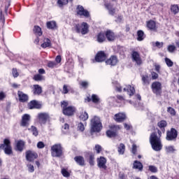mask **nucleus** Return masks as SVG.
<instances>
[{
	"instance_id": "nucleus-62",
	"label": "nucleus",
	"mask_w": 179,
	"mask_h": 179,
	"mask_svg": "<svg viewBox=\"0 0 179 179\" xmlns=\"http://www.w3.org/2000/svg\"><path fill=\"white\" fill-rule=\"evenodd\" d=\"M132 153H134V155H135V153H136V145L134 144L132 146Z\"/></svg>"
},
{
	"instance_id": "nucleus-7",
	"label": "nucleus",
	"mask_w": 179,
	"mask_h": 179,
	"mask_svg": "<svg viewBox=\"0 0 179 179\" xmlns=\"http://www.w3.org/2000/svg\"><path fill=\"white\" fill-rule=\"evenodd\" d=\"M97 166L101 170H107V159L104 157H100L96 159Z\"/></svg>"
},
{
	"instance_id": "nucleus-54",
	"label": "nucleus",
	"mask_w": 179,
	"mask_h": 179,
	"mask_svg": "<svg viewBox=\"0 0 179 179\" xmlns=\"http://www.w3.org/2000/svg\"><path fill=\"white\" fill-rule=\"evenodd\" d=\"M148 79H149V77L148 76H142V80H143L144 85H146L147 83H149L148 82Z\"/></svg>"
},
{
	"instance_id": "nucleus-63",
	"label": "nucleus",
	"mask_w": 179,
	"mask_h": 179,
	"mask_svg": "<svg viewBox=\"0 0 179 179\" xmlns=\"http://www.w3.org/2000/svg\"><path fill=\"white\" fill-rule=\"evenodd\" d=\"M61 57L59 55L56 57L55 61L57 62V64H59L61 62Z\"/></svg>"
},
{
	"instance_id": "nucleus-16",
	"label": "nucleus",
	"mask_w": 179,
	"mask_h": 179,
	"mask_svg": "<svg viewBox=\"0 0 179 179\" xmlns=\"http://www.w3.org/2000/svg\"><path fill=\"white\" fill-rule=\"evenodd\" d=\"M127 118V115L124 113H119L115 115L114 120L116 122H122Z\"/></svg>"
},
{
	"instance_id": "nucleus-2",
	"label": "nucleus",
	"mask_w": 179,
	"mask_h": 179,
	"mask_svg": "<svg viewBox=\"0 0 179 179\" xmlns=\"http://www.w3.org/2000/svg\"><path fill=\"white\" fill-rule=\"evenodd\" d=\"M103 126L101 125V121L100 117L94 116L91 119L90 122V130L91 132H100Z\"/></svg>"
},
{
	"instance_id": "nucleus-32",
	"label": "nucleus",
	"mask_w": 179,
	"mask_h": 179,
	"mask_svg": "<svg viewBox=\"0 0 179 179\" xmlns=\"http://www.w3.org/2000/svg\"><path fill=\"white\" fill-rule=\"evenodd\" d=\"M34 33L36 36H42L43 31H41V28L38 26H35L34 28Z\"/></svg>"
},
{
	"instance_id": "nucleus-8",
	"label": "nucleus",
	"mask_w": 179,
	"mask_h": 179,
	"mask_svg": "<svg viewBox=\"0 0 179 179\" xmlns=\"http://www.w3.org/2000/svg\"><path fill=\"white\" fill-rule=\"evenodd\" d=\"M38 121L41 125H44L48 120H50V115L48 113H38Z\"/></svg>"
},
{
	"instance_id": "nucleus-26",
	"label": "nucleus",
	"mask_w": 179,
	"mask_h": 179,
	"mask_svg": "<svg viewBox=\"0 0 179 179\" xmlns=\"http://www.w3.org/2000/svg\"><path fill=\"white\" fill-rule=\"evenodd\" d=\"M41 47H42V48L51 47V40H50L48 38H45L43 39V43L41 45Z\"/></svg>"
},
{
	"instance_id": "nucleus-45",
	"label": "nucleus",
	"mask_w": 179,
	"mask_h": 179,
	"mask_svg": "<svg viewBox=\"0 0 179 179\" xmlns=\"http://www.w3.org/2000/svg\"><path fill=\"white\" fill-rule=\"evenodd\" d=\"M165 62L167 65V66H173V61H171V59H169V58H165Z\"/></svg>"
},
{
	"instance_id": "nucleus-25",
	"label": "nucleus",
	"mask_w": 179,
	"mask_h": 179,
	"mask_svg": "<svg viewBox=\"0 0 179 179\" xmlns=\"http://www.w3.org/2000/svg\"><path fill=\"white\" fill-rule=\"evenodd\" d=\"M147 27L149 29V30H152L154 31L157 29L156 27V22H155L153 20L147 22Z\"/></svg>"
},
{
	"instance_id": "nucleus-33",
	"label": "nucleus",
	"mask_w": 179,
	"mask_h": 179,
	"mask_svg": "<svg viewBox=\"0 0 179 179\" xmlns=\"http://www.w3.org/2000/svg\"><path fill=\"white\" fill-rule=\"evenodd\" d=\"M106 9H108L110 15H114L115 13V9L113 8L111 4H105Z\"/></svg>"
},
{
	"instance_id": "nucleus-59",
	"label": "nucleus",
	"mask_w": 179,
	"mask_h": 179,
	"mask_svg": "<svg viewBox=\"0 0 179 179\" xmlns=\"http://www.w3.org/2000/svg\"><path fill=\"white\" fill-rule=\"evenodd\" d=\"M6 97V94L3 92H0V100H3Z\"/></svg>"
},
{
	"instance_id": "nucleus-5",
	"label": "nucleus",
	"mask_w": 179,
	"mask_h": 179,
	"mask_svg": "<svg viewBox=\"0 0 179 179\" xmlns=\"http://www.w3.org/2000/svg\"><path fill=\"white\" fill-rule=\"evenodd\" d=\"M52 157H61L62 156V146L61 144H55L51 147Z\"/></svg>"
},
{
	"instance_id": "nucleus-61",
	"label": "nucleus",
	"mask_w": 179,
	"mask_h": 179,
	"mask_svg": "<svg viewBox=\"0 0 179 179\" xmlns=\"http://www.w3.org/2000/svg\"><path fill=\"white\" fill-rule=\"evenodd\" d=\"M68 92H69V90H68V86L64 85L62 93H63L64 94H68Z\"/></svg>"
},
{
	"instance_id": "nucleus-19",
	"label": "nucleus",
	"mask_w": 179,
	"mask_h": 179,
	"mask_svg": "<svg viewBox=\"0 0 179 179\" xmlns=\"http://www.w3.org/2000/svg\"><path fill=\"white\" fill-rule=\"evenodd\" d=\"M17 95L20 101H21L22 103H25V101H27V100H29V96H27V94L23 93L22 92L18 91Z\"/></svg>"
},
{
	"instance_id": "nucleus-29",
	"label": "nucleus",
	"mask_w": 179,
	"mask_h": 179,
	"mask_svg": "<svg viewBox=\"0 0 179 179\" xmlns=\"http://www.w3.org/2000/svg\"><path fill=\"white\" fill-rule=\"evenodd\" d=\"M134 169H136L137 170L142 171V170H143V165L140 162L135 161L134 163Z\"/></svg>"
},
{
	"instance_id": "nucleus-17",
	"label": "nucleus",
	"mask_w": 179,
	"mask_h": 179,
	"mask_svg": "<svg viewBox=\"0 0 179 179\" xmlns=\"http://www.w3.org/2000/svg\"><path fill=\"white\" fill-rule=\"evenodd\" d=\"M29 121H30V115L24 114L22 117L21 127H27Z\"/></svg>"
},
{
	"instance_id": "nucleus-46",
	"label": "nucleus",
	"mask_w": 179,
	"mask_h": 179,
	"mask_svg": "<svg viewBox=\"0 0 179 179\" xmlns=\"http://www.w3.org/2000/svg\"><path fill=\"white\" fill-rule=\"evenodd\" d=\"M78 128L79 131H81V132H83V131H85V124H83V123L82 122H80L78 124Z\"/></svg>"
},
{
	"instance_id": "nucleus-38",
	"label": "nucleus",
	"mask_w": 179,
	"mask_h": 179,
	"mask_svg": "<svg viewBox=\"0 0 179 179\" xmlns=\"http://www.w3.org/2000/svg\"><path fill=\"white\" fill-rule=\"evenodd\" d=\"M69 2V0H57V5L59 8H62V6H64V5H67Z\"/></svg>"
},
{
	"instance_id": "nucleus-3",
	"label": "nucleus",
	"mask_w": 179,
	"mask_h": 179,
	"mask_svg": "<svg viewBox=\"0 0 179 179\" xmlns=\"http://www.w3.org/2000/svg\"><path fill=\"white\" fill-rule=\"evenodd\" d=\"M69 104L68 101H63L61 102V107L62 108L63 114L68 117H71L76 113V108H75V106H68Z\"/></svg>"
},
{
	"instance_id": "nucleus-53",
	"label": "nucleus",
	"mask_w": 179,
	"mask_h": 179,
	"mask_svg": "<svg viewBox=\"0 0 179 179\" xmlns=\"http://www.w3.org/2000/svg\"><path fill=\"white\" fill-rule=\"evenodd\" d=\"M80 85L82 87L86 88L89 86V83H87V81H82L80 83Z\"/></svg>"
},
{
	"instance_id": "nucleus-47",
	"label": "nucleus",
	"mask_w": 179,
	"mask_h": 179,
	"mask_svg": "<svg viewBox=\"0 0 179 179\" xmlns=\"http://www.w3.org/2000/svg\"><path fill=\"white\" fill-rule=\"evenodd\" d=\"M168 51L169 52H174L176 51V46L174 45H171L168 46Z\"/></svg>"
},
{
	"instance_id": "nucleus-49",
	"label": "nucleus",
	"mask_w": 179,
	"mask_h": 179,
	"mask_svg": "<svg viewBox=\"0 0 179 179\" xmlns=\"http://www.w3.org/2000/svg\"><path fill=\"white\" fill-rule=\"evenodd\" d=\"M45 146V145H44V143H43V141H39L38 143H37V148L38 149H43L44 148Z\"/></svg>"
},
{
	"instance_id": "nucleus-34",
	"label": "nucleus",
	"mask_w": 179,
	"mask_h": 179,
	"mask_svg": "<svg viewBox=\"0 0 179 179\" xmlns=\"http://www.w3.org/2000/svg\"><path fill=\"white\" fill-rule=\"evenodd\" d=\"M137 36L138 41H142L145 38V34L141 30L138 31Z\"/></svg>"
},
{
	"instance_id": "nucleus-22",
	"label": "nucleus",
	"mask_w": 179,
	"mask_h": 179,
	"mask_svg": "<svg viewBox=\"0 0 179 179\" xmlns=\"http://www.w3.org/2000/svg\"><path fill=\"white\" fill-rule=\"evenodd\" d=\"M106 36L108 41H114L115 40V34L110 30L106 31Z\"/></svg>"
},
{
	"instance_id": "nucleus-35",
	"label": "nucleus",
	"mask_w": 179,
	"mask_h": 179,
	"mask_svg": "<svg viewBox=\"0 0 179 179\" xmlns=\"http://www.w3.org/2000/svg\"><path fill=\"white\" fill-rule=\"evenodd\" d=\"M117 152L119 155H124L125 152V145H124L123 143H120L118 147Z\"/></svg>"
},
{
	"instance_id": "nucleus-60",
	"label": "nucleus",
	"mask_w": 179,
	"mask_h": 179,
	"mask_svg": "<svg viewBox=\"0 0 179 179\" xmlns=\"http://www.w3.org/2000/svg\"><path fill=\"white\" fill-rule=\"evenodd\" d=\"M55 65H57V64H56L55 62H49L48 63V66L49 68H54V66H55Z\"/></svg>"
},
{
	"instance_id": "nucleus-13",
	"label": "nucleus",
	"mask_w": 179,
	"mask_h": 179,
	"mask_svg": "<svg viewBox=\"0 0 179 179\" xmlns=\"http://www.w3.org/2000/svg\"><path fill=\"white\" fill-rule=\"evenodd\" d=\"M77 14L79 15L80 16H85V17H89L90 16L89 11L87 10H85V8H83V6H78Z\"/></svg>"
},
{
	"instance_id": "nucleus-12",
	"label": "nucleus",
	"mask_w": 179,
	"mask_h": 179,
	"mask_svg": "<svg viewBox=\"0 0 179 179\" xmlns=\"http://www.w3.org/2000/svg\"><path fill=\"white\" fill-rule=\"evenodd\" d=\"M131 58L133 59V62H136L137 65H141L142 64V59H141V55L138 52H133L131 54Z\"/></svg>"
},
{
	"instance_id": "nucleus-37",
	"label": "nucleus",
	"mask_w": 179,
	"mask_h": 179,
	"mask_svg": "<svg viewBox=\"0 0 179 179\" xmlns=\"http://www.w3.org/2000/svg\"><path fill=\"white\" fill-rule=\"evenodd\" d=\"M165 150L167 153H174L176 148L173 145H168L165 147Z\"/></svg>"
},
{
	"instance_id": "nucleus-9",
	"label": "nucleus",
	"mask_w": 179,
	"mask_h": 179,
	"mask_svg": "<svg viewBox=\"0 0 179 179\" xmlns=\"http://www.w3.org/2000/svg\"><path fill=\"white\" fill-rule=\"evenodd\" d=\"M152 89L153 93L157 95L162 94V83L160 82H154L152 84Z\"/></svg>"
},
{
	"instance_id": "nucleus-28",
	"label": "nucleus",
	"mask_w": 179,
	"mask_h": 179,
	"mask_svg": "<svg viewBox=\"0 0 179 179\" xmlns=\"http://www.w3.org/2000/svg\"><path fill=\"white\" fill-rule=\"evenodd\" d=\"M106 35L103 33H99L96 35V41L98 43H104Z\"/></svg>"
},
{
	"instance_id": "nucleus-42",
	"label": "nucleus",
	"mask_w": 179,
	"mask_h": 179,
	"mask_svg": "<svg viewBox=\"0 0 179 179\" xmlns=\"http://www.w3.org/2000/svg\"><path fill=\"white\" fill-rule=\"evenodd\" d=\"M157 125L161 129L162 128H166V127H167V122L165 120H161L159 122H158Z\"/></svg>"
},
{
	"instance_id": "nucleus-51",
	"label": "nucleus",
	"mask_w": 179,
	"mask_h": 179,
	"mask_svg": "<svg viewBox=\"0 0 179 179\" xmlns=\"http://www.w3.org/2000/svg\"><path fill=\"white\" fill-rule=\"evenodd\" d=\"M12 73L13 78H17V76H19V72H17V70L16 69H13Z\"/></svg>"
},
{
	"instance_id": "nucleus-14",
	"label": "nucleus",
	"mask_w": 179,
	"mask_h": 179,
	"mask_svg": "<svg viewBox=\"0 0 179 179\" xmlns=\"http://www.w3.org/2000/svg\"><path fill=\"white\" fill-rule=\"evenodd\" d=\"M177 130L176 129H171L170 131L167 132L166 139L167 141H173L177 138Z\"/></svg>"
},
{
	"instance_id": "nucleus-58",
	"label": "nucleus",
	"mask_w": 179,
	"mask_h": 179,
	"mask_svg": "<svg viewBox=\"0 0 179 179\" xmlns=\"http://www.w3.org/2000/svg\"><path fill=\"white\" fill-rule=\"evenodd\" d=\"M151 76H152V79L155 80L157 79V78H159V74H157V73L152 72L151 73Z\"/></svg>"
},
{
	"instance_id": "nucleus-20",
	"label": "nucleus",
	"mask_w": 179,
	"mask_h": 179,
	"mask_svg": "<svg viewBox=\"0 0 179 179\" xmlns=\"http://www.w3.org/2000/svg\"><path fill=\"white\" fill-rule=\"evenodd\" d=\"M117 62L118 59L115 56H111L109 59L106 61V64H107V65H111L112 66L117 65Z\"/></svg>"
},
{
	"instance_id": "nucleus-39",
	"label": "nucleus",
	"mask_w": 179,
	"mask_h": 179,
	"mask_svg": "<svg viewBox=\"0 0 179 179\" xmlns=\"http://www.w3.org/2000/svg\"><path fill=\"white\" fill-rule=\"evenodd\" d=\"M34 80H36V82L44 80V76H43L41 74H36L34 76Z\"/></svg>"
},
{
	"instance_id": "nucleus-10",
	"label": "nucleus",
	"mask_w": 179,
	"mask_h": 179,
	"mask_svg": "<svg viewBox=\"0 0 179 179\" xmlns=\"http://www.w3.org/2000/svg\"><path fill=\"white\" fill-rule=\"evenodd\" d=\"M38 155L34 151H27L26 159L28 162H34L35 159H37Z\"/></svg>"
},
{
	"instance_id": "nucleus-41",
	"label": "nucleus",
	"mask_w": 179,
	"mask_h": 179,
	"mask_svg": "<svg viewBox=\"0 0 179 179\" xmlns=\"http://www.w3.org/2000/svg\"><path fill=\"white\" fill-rule=\"evenodd\" d=\"M61 173L63 176V177L68 178L71 176V173H69V171H68V169H62Z\"/></svg>"
},
{
	"instance_id": "nucleus-24",
	"label": "nucleus",
	"mask_w": 179,
	"mask_h": 179,
	"mask_svg": "<svg viewBox=\"0 0 179 179\" xmlns=\"http://www.w3.org/2000/svg\"><path fill=\"white\" fill-rule=\"evenodd\" d=\"M23 148H24V141L22 140L17 141L15 150H18V152H22Z\"/></svg>"
},
{
	"instance_id": "nucleus-30",
	"label": "nucleus",
	"mask_w": 179,
	"mask_h": 179,
	"mask_svg": "<svg viewBox=\"0 0 179 179\" xmlns=\"http://www.w3.org/2000/svg\"><path fill=\"white\" fill-rule=\"evenodd\" d=\"M47 27L48 29H57V22H55V21H50L47 22Z\"/></svg>"
},
{
	"instance_id": "nucleus-43",
	"label": "nucleus",
	"mask_w": 179,
	"mask_h": 179,
	"mask_svg": "<svg viewBox=\"0 0 179 179\" xmlns=\"http://www.w3.org/2000/svg\"><path fill=\"white\" fill-rule=\"evenodd\" d=\"M92 100L93 103H100V98L96 94L92 95Z\"/></svg>"
},
{
	"instance_id": "nucleus-4",
	"label": "nucleus",
	"mask_w": 179,
	"mask_h": 179,
	"mask_svg": "<svg viewBox=\"0 0 179 179\" xmlns=\"http://www.w3.org/2000/svg\"><path fill=\"white\" fill-rule=\"evenodd\" d=\"M0 149L4 150V153L8 156L13 154L12 145H10V140L8 138L3 140V143L0 145Z\"/></svg>"
},
{
	"instance_id": "nucleus-52",
	"label": "nucleus",
	"mask_w": 179,
	"mask_h": 179,
	"mask_svg": "<svg viewBox=\"0 0 179 179\" xmlns=\"http://www.w3.org/2000/svg\"><path fill=\"white\" fill-rule=\"evenodd\" d=\"M153 45H155V47H157L158 48H162V47H163V43L157 41L155 43H153Z\"/></svg>"
},
{
	"instance_id": "nucleus-21",
	"label": "nucleus",
	"mask_w": 179,
	"mask_h": 179,
	"mask_svg": "<svg viewBox=\"0 0 179 179\" xmlns=\"http://www.w3.org/2000/svg\"><path fill=\"white\" fill-rule=\"evenodd\" d=\"M123 92H127L129 96H134L135 88L131 85H127L126 87L123 88Z\"/></svg>"
},
{
	"instance_id": "nucleus-11",
	"label": "nucleus",
	"mask_w": 179,
	"mask_h": 179,
	"mask_svg": "<svg viewBox=\"0 0 179 179\" xmlns=\"http://www.w3.org/2000/svg\"><path fill=\"white\" fill-rule=\"evenodd\" d=\"M106 59L107 55L103 51L99 52L95 57V61L96 62H103V61H106Z\"/></svg>"
},
{
	"instance_id": "nucleus-44",
	"label": "nucleus",
	"mask_w": 179,
	"mask_h": 179,
	"mask_svg": "<svg viewBox=\"0 0 179 179\" xmlns=\"http://www.w3.org/2000/svg\"><path fill=\"white\" fill-rule=\"evenodd\" d=\"M88 162L90 166H94V155H90Z\"/></svg>"
},
{
	"instance_id": "nucleus-48",
	"label": "nucleus",
	"mask_w": 179,
	"mask_h": 179,
	"mask_svg": "<svg viewBox=\"0 0 179 179\" xmlns=\"http://www.w3.org/2000/svg\"><path fill=\"white\" fill-rule=\"evenodd\" d=\"M149 170L151 173H157V168L155 166H150Z\"/></svg>"
},
{
	"instance_id": "nucleus-23",
	"label": "nucleus",
	"mask_w": 179,
	"mask_h": 179,
	"mask_svg": "<svg viewBox=\"0 0 179 179\" xmlns=\"http://www.w3.org/2000/svg\"><path fill=\"white\" fill-rule=\"evenodd\" d=\"M33 92H34V94H36V95H40L41 94V93H43V89L41 88V87H40V85H34L33 86Z\"/></svg>"
},
{
	"instance_id": "nucleus-15",
	"label": "nucleus",
	"mask_w": 179,
	"mask_h": 179,
	"mask_svg": "<svg viewBox=\"0 0 179 179\" xmlns=\"http://www.w3.org/2000/svg\"><path fill=\"white\" fill-rule=\"evenodd\" d=\"M120 129L119 127L113 126V128L106 131V135L108 138H114V136H117V131L115 129Z\"/></svg>"
},
{
	"instance_id": "nucleus-55",
	"label": "nucleus",
	"mask_w": 179,
	"mask_h": 179,
	"mask_svg": "<svg viewBox=\"0 0 179 179\" xmlns=\"http://www.w3.org/2000/svg\"><path fill=\"white\" fill-rule=\"evenodd\" d=\"M168 113H170L171 115H176V110L173 108H168Z\"/></svg>"
},
{
	"instance_id": "nucleus-27",
	"label": "nucleus",
	"mask_w": 179,
	"mask_h": 179,
	"mask_svg": "<svg viewBox=\"0 0 179 179\" xmlns=\"http://www.w3.org/2000/svg\"><path fill=\"white\" fill-rule=\"evenodd\" d=\"M74 160L75 162H76L78 164H79V166H85V159L83 158V157H81V156L76 157L74 158Z\"/></svg>"
},
{
	"instance_id": "nucleus-57",
	"label": "nucleus",
	"mask_w": 179,
	"mask_h": 179,
	"mask_svg": "<svg viewBox=\"0 0 179 179\" xmlns=\"http://www.w3.org/2000/svg\"><path fill=\"white\" fill-rule=\"evenodd\" d=\"M95 150H96V153H100V152H101V145H95Z\"/></svg>"
},
{
	"instance_id": "nucleus-1",
	"label": "nucleus",
	"mask_w": 179,
	"mask_h": 179,
	"mask_svg": "<svg viewBox=\"0 0 179 179\" xmlns=\"http://www.w3.org/2000/svg\"><path fill=\"white\" fill-rule=\"evenodd\" d=\"M150 143L153 150H155V152L162 150V148H163L162 141L160 140V137H158L156 134L153 133L151 134L150 137Z\"/></svg>"
},
{
	"instance_id": "nucleus-31",
	"label": "nucleus",
	"mask_w": 179,
	"mask_h": 179,
	"mask_svg": "<svg viewBox=\"0 0 179 179\" xmlns=\"http://www.w3.org/2000/svg\"><path fill=\"white\" fill-rule=\"evenodd\" d=\"M79 118L80 121H86L89 119V114H87L86 112H82L79 115Z\"/></svg>"
},
{
	"instance_id": "nucleus-50",
	"label": "nucleus",
	"mask_w": 179,
	"mask_h": 179,
	"mask_svg": "<svg viewBox=\"0 0 179 179\" xmlns=\"http://www.w3.org/2000/svg\"><path fill=\"white\" fill-rule=\"evenodd\" d=\"M115 86L117 92H122V87L120 84H118V83L116 82Z\"/></svg>"
},
{
	"instance_id": "nucleus-40",
	"label": "nucleus",
	"mask_w": 179,
	"mask_h": 179,
	"mask_svg": "<svg viewBox=\"0 0 179 179\" xmlns=\"http://www.w3.org/2000/svg\"><path fill=\"white\" fill-rule=\"evenodd\" d=\"M29 130L31 131L34 136H37L38 135V131L37 130V127L32 126L30 129H29Z\"/></svg>"
},
{
	"instance_id": "nucleus-64",
	"label": "nucleus",
	"mask_w": 179,
	"mask_h": 179,
	"mask_svg": "<svg viewBox=\"0 0 179 179\" xmlns=\"http://www.w3.org/2000/svg\"><path fill=\"white\" fill-rule=\"evenodd\" d=\"M63 128L65 129V131H68L69 129V124H65Z\"/></svg>"
},
{
	"instance_id": "nucleus-56",
	"label": "nucleus",
	"mask_w": 179,
	"mask_h": 179,
	"mask_svg": "<svg viewBox=\"0 0 179 179\" xmlns=\"http://www.w3.org/2000/svg\"><path fill=\"white\" fill-rule=\"evenodd\" d=\"M27 167H28V170H29V173L34 172V166H33L31 164H28Z\"/></svg>"
},
{
	"instance_id": "nucleus-36",
	"label": "nucleus",
	"mask_w": 179,
	"mask_h": 179,
	"mask_svg": "<svg viewBox=\"0 0 179 179\" xmlns=\"http://www.w3.org/2000/svg\"><path fill=\"white\" fill-rule=\"evenodd\" d=\"M171 11L172 12V13H173V15H177V13H178L179 12V8L178 5H172L171 6Z\"/></svg>"
},
{
	"instance_id": "nucleus-6",
	"label": "nucleus",
	"mask_w": 179,
	"mask_h": 179,
	"mask_svg": "<svg viewBox=\"0 0 179 179\" xmlns=\"http://www.w3.org/2000/svg\"><path fill=\"white\" fill-rule=\"evenodd\" d=\"M76 29L77 33H81L83 34H87L89 33V25L86 22H83L81 26L76 25Z\"/></svg>"
},
{
	"instance_id": "nucleus-18",
	"label": "nucleus",
	"mask_w": 179,
	"mask_h": 179,
	"mask_svg": "<svg viewBox=\"0 0 179 179\" xmlns=\"http://www.w3.org/2000/svg\"><path fill=\"white\" fill-rule=\"evenodd\" d=\"M28 107L30 110H33V108H41V104L38 101L34 100L28 103Z\"/></svg>"
}]
</instances>
